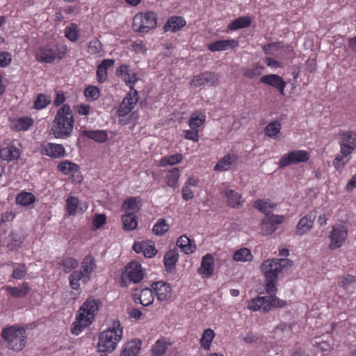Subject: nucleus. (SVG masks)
I'll return each mask as SVG.
<instances>
[{
	"instance_id": "obj_1",
	"label": "nucleus",
	"mask_w": 356,
	"mask_h": 356,
	"mask_svg": "<svg viewBox=\"0 0 356 356\" xmlns=\"http://www.w3.org/2000/svg\"><path fill=\"white\" fill-rule=\"evenodd\" d=\"M73 112L68 104H64L58 110L53 120L51 131L56 138H67L74 126Z\"/></svg>"
},
{
	"instance_id": "obj_2",
	"label": "nucleus",
	"mask_w": 356,
	"mask_h": 356,
	"mask_svg": "<svg viewBox=\"0 0 356 356\" xmlns=\"http://www.w3.org/2000/svg\"><path fill=\"white\" fill-rule=\"evenodd\" d=\"M291 261L287 259H266L262 262L260 269L266 277L265 288L268 294L277 292L276 282L278 275L285 268L291 266Z\"/></svg>"
},
{
	"instance_id": "obj_3",
	"label": "nucleus",
	"mask_w": 356,
	"mask_h": 356,
	"mask_svg": "<svg viewBox=\"0 0 356 356\" xmlns=\"http://www.w3.org/2000/svg\"><path fill=\"white\" fill-rule=\"evenodd\" d=\"M101 302L92 297H89L83 303L76 314V320L72 324V333L79 335L83 330L91 325L95 314L99 310Z\"/></svg>"
},
{
	"instance_id": "obj_4",
	"label": "nucleus",
	"mask_w": 356,
	"mask_h": 356,
	"mask_svg": "<svg viewBox=\"0 0 356 356\" xmlns=\"http://www.w3.org/2000/svg\"><path fill=\"white\" fill-rule=\"evenodd\" d=\"M122 334L123 328L119 321H114L111 327L100 334L97 350L102 356L107 355L116 348Z\"/></svg>"
},
{
	"instance_id": "obj_5",
	"label": "nucleus",
	"mask_w": 356,
	"mask_h": 356,
	"mask_svg": "<svg viewBox=\"0 0 356 356\" xmlns=\"http://www.w3.org/2000/svg\"><path fill=\"white\" fill-rule=\"evenodd\" d=\"M67 46L58 47L51 43L42 44L35 51V58L40 63H53L56 59L61 60L67 55Z\"/></svg>"
},
{
	"instance_id": "obj_6",
	"label": "nucleus",
	"mask_w": 356,
	"mask_h": 356,
	"mask_svg": "<svg viewBox=\"0 0 356 356\" xmlns=\"http://www.w3.org/2000/svg\"><path fill=\"white\" fill-rule=\"evenodd\" d=\"M96 268L95 258L91 254L86 255L81 262V269L74 270L69 276L70 286L74 290L80 289V281L87 283L91 277L92 273Z\"/></svg>"
},
{
	"instance_id": "obj_7",
	"label": "nucleus",
	"mask_w": 356,
	"mask_h": 356,
	"mask_svg": "<svg viewBox=\"0 0 356 356\" xmlns=\"http://www.w3.org/2000/svg\"><path fill=\"white\" fill-rule=\"evenodd\" d=\"M1 337L9 349L17 352L22 350L26 344V332L21 327L13 325L3 328Z\"/></svg>"
},
{
	"instance_id": "obj_8",
	"label": "nucleus",
	"mask_w": 356,
	"mask_h": 356,
	"mask_svg": "<svg viewBox=\"0 0 356 356\" xmlns=\"http://www.w3.org/2000/svg\"><path fill=\"white\" fill-rule=\"evenodd\" d=\"M286 305V302L275 296V293H270L266 296H257L250 300L248 304V309L251 311L268 312L272 307L282 308Z\"/></svg>"
},
{
	"instance_id": "obj_9",
	"label": "nucleus",
	"mask_w": 356,
	"mask_h": 356,
	"mask_svg": "<svg viewBox=\"0 0 356 356\" xmlns=\"http://www.w3.org/2000/svg\"><path fill=\"white\" fill-rule=\"evenodd\" d=\"M158 16L154 11L140 12L133 19L132 29L135 32L147 33L157 25Z\"/></svg>"
},
{
	"instance_id": "obj_10",
	"label": "nucleus",
	"mask_w": 356,
	"mask_h": 356,
	"mask_svg": "<svg viewBox=\"0 0 356 356\" xmlns=\"http://www.w3.org/2000/svg\"><path fill=\"white\" fill-rule=\"evenodd\" d=\"M328 238L330 241L329 248L331 250L342 247L348 238V228L341 224H335L332 227Z\"/></svg>"
},
{
	"instance_id": "obj_11",
	"label": "nucleus",
	"mask_w": 356,
	"mask_h": 356,
	"mask_svg": "<svg viewBox=\"0 0 356 356\" xmlns=\"http://www.w3.org/2000/svg\"><path fill=\"white\" fill-rule=\"evenodd\" d=\"M309 158V153L306 150H293L284 154L279 161L278 165L280 168H284L292 164L307 162Z\"/></svg>"
},
{
	"instance_id": "obj_12",
	"label": "nucleus",
	"mask_w": 356,
	"mask_h": 356,
	"mask_svg": "<svg viewBox=\"0 0 356 356\" xmlns=\"http://www.w3.org/2000/svg\"><path fill=\"white\" fill-rule=\"evenodd\" d=\"M284 219V217L282 215L265 216L259 225L261 232L263 235L271 234L277 229V226L282 223Z\"/></svg>"
},
{
	"instance_id": "obj_13",
	"label": "nucleus",
	"mask_w": 356,
	"mask_h": 356,
	"mask_svg": "<svg viewBox=\"0 0 356 356\" xmlns=\"http://www.w3.org/2000/svg\"><path fill=\"white\" fill-rule=\"evenodd\" d=\"M139 99L137 90L129 91L121 102L117 111L118 117H125L135 107Z\"/></svg>"
},
{
	"instance_id": "obj_14",
	"label": "nucleus",
	"mask_w": 356,
	"mask_h": 356,
	"mask_svg": "<svg viewBox=\"0 0 356 356\" xmlns=\"http://www.w3.org/2000/svg\"><path fill=\"white\" fill-rule=\"evenodd\" d=\"M340 153H353L356 149V133L353 131H343L339 133Z\"/></svg>"
},
{
	"instance_id": "obj_15",
	"label": "nucleus",
	"mask_w": 356,
	"mask_h": 356,
	"mask_svg": "<svg viewBox=\"0 0 356 356\" xmlns=\"http://www.w3.org/2000/svg\"><path fill=\"white\" fill-rule=\"evenodd\" d=\"M116 76L121 78L125 84L129 88V91L136 90L135 84L138 81L139 78L136 73L130 70L129 65L127 64L120 65L115 72Z\"/></svg>"
},
{
	"instance_id": "obj_16",
	"label": "nucleus",
	"mask_w": 356,
	"mask_h": 356,
	"mask_svg": "<svg viewBox=\"0 0 356 356\" xmlns=\"http://www.w3.org/2000/svg\"><path fill=\"white\" fill-rule=\"evenodd\" d=\"M219 83V79L214 72L205 71L193 77L190 82L192 87H200L209 84L211 86H216Z\"/></svg>"
},
{
	"instance_id": "obj_17",
	"label": "nucleus",
	"mask_w": 356,
	"mask_h": 356,
	"mask_svg": "<svg viewBox=\"0 0 356 356\" xmlns=\"http://www.w3.org/2000/svg\"><path fill=\"white\" fill-rule=\"evenodd\" d=\"M239 156L236 153L230 152L222 157L213 168L215 171H228L237 167Z\"/></svg>"
},
{
	"instance_id": "obj_18",
	"label": "nucleus",
	"mask_w": 356,
	"mask_h": 356,
	"mask_svg": "<svg viewBox=\"0 0 356 356\" xmlns=\"http://www.w3.org/2000/svg\"><path fill=\"white\" fill-rule=\"evenodd\" d=\"M132 298L136 304L145 307L151 305L154 300L152 288H136L132 294Z\"/></svg>"
},
{
	"instance_id": "obj_19",
	"label": "nucleus",
	"mask_w": 356,
	"mask_h": 356,
	"mask_svg": "<svg viewBox=\"0 0 356 356\" xmlns=\"http://www.w3.org/2000/svg\"><path fill=\"white\" fill-rule=\"evenodd\" d=\"M151 287L157 300L160 302L167 301L171 298L172 289L169 284L159 281L152 283Z\"/></svg>"
},
{
	"instance_id": "obj_20",
	"label": "nucleus",
	"mask_w": 356,
	"mask_h": 356,
	"mask_svg": "<svg viewBox=\"0 0 356 356\" xmlns=\"http://www.w3.org/2000/svg\"><path fill=\"white\" fill-rule=\"evenodd\" d=\"M40 152L42 154L49 156L51 159H60L66 154L65 149L63 145L53 143L42 144Z\"/></svg>"
},
{
	"instance_id": "obj_21",
	"label": "nucleus",
	"mask_w": 356,
	"mask_h": 356,
	"mask_svg": "<svg viewBox=\"0 0 356 356\" xmlns=\"http://www.w3.org/2000/svg\"><path fill=\"white\" fill-rule=\"evenodd\" d=\"M133 250L136 253H143L146 258H152L157 253V250L152 241L135 242L133 245Z\"/></svg>"
},
{
	"instance_id": "obj_22",
	"label": "nucleus",
	"mask_w": 356,
	"mask_h": 356,
	"mask_svg": "<svg viewBox=\"0 0 356 356\" xmlns=\"http://www.w3.org/2000/svg\"><path fill=\"white\" fill-rule=\"evenodd\" d=\"M316 217V214L314 211H312L302 217L296 226V234L300 236L307 234L312 229Z\"/></svg>"
},
{
	"instance_id": "obj_23",
	"label": "nucleus",
	"mask_w": 356,
	"mask_h": 356,
	"mask_svg": "<svg viewBox=\"0 0 356 356\" xmlns=\"http://www.w3.org/2000/svg\"><path fill=\"white\" fill-rule=\"evenodd\" d=\"M3 289L13 298H24L31 291L29 284L26 282H22L19 286L6 285Z\"/></svg>"
},
{
	"instance_id": "obj_24",
	"label": "nucleus",
	"mask_w": 356,
	"mask_h": 356,
	"mask_svg": "<svg viewBox=\"0 0 356 356\" xmlns=\"http://www.w3.org/2000/svg\"><path fill=\"white\" fill-rule=\"evenodd\" d=\"M126 270L128 273L129 279L134 283L140 282L144 277V270L141 265L138 262L133 261L129 263Z\"/></svg>"
},
{
	"instance_id": "obj_25",
	"label": "nucleus",
	"mask_w": 356,
	"mask_h": 356,
	"mask_svg": "<svg viewBox=\"0 0 356 356\" xmlns=\"http://www.w3.org/2000/svg\"><path fill=\"white\" fill-rule=\"evenodd\" d=\"M238 44V42L235 40H220L208 44L207 49L211 52L221 51L233 49Z\"/></svg>"
},
{
	"instance_id": "obj_26",
	"label": "nucleus",
	"mask_w": 356,
	"mask_h": 356,
	"mask_svg": "<svg viewBox=\"0 0 356 356\" xmlns=\"http://www.w3.org/2000/svg\"><path fill=\"white\" fill-rule=\"evenodd\" d=\"M213 266L214 258L211 254L208 253L202 257L198 272L207 277H211L213 273Z\"/></svg>"
},
{
	"instance_id": "obj_27",
	"label": "nucleus",
	"mask_w": 356,
	"mask_h": 356,
	"mask_svg": "<svg viewBox=\"0 0 356 356\" xmlns=\"http://www.w3.org/2000/svg\"><path fill=\"white\" fill-rule=\"evenodd\" d=\"M115 63L113 59H104L97 67L96 75L97 80L99 83H104L108 78L107 70L109 67H112Z\"/></svg>"
},
{
	"instance_id": "obj_28",
	"label": "nucleus",
	"mask_w": 356,
	"mask_h": 356,
	"mask_svg": "<svg viewBox=\"0 0 356 356\" xmlns=\"http://www.w3.org/2000/svg\"><path fill=\"white\" fill-rule=\"evenodd\" d=\"M33 123L34 120L31 117L22 116L13 119L11 127L17 131H26L33 125Z\"/></svg>"
},
{
	"instance_id": "obj_29",
	"label": "nucleus",
	"mask_w": 356,
	"mask_h": 356,
	"mask_svg": "<svg viewBox=\"0 0 356 356\" xmlns=\"http://www.w3.org/2000/svg\"><path fill=\"white\" fill-rule=\"evenodd\" d=\"M21 154L20 149L13 145L0 149V157L2 160L13 161L17 160Z\"/></svg>"
},
{
	"instance_id": "obj_30",
	"label": "nucleus",
	"mask_w": 356,
	"mask_h": 356,
	"mask_svg": "<svg viewBox=\"0 0 356 356\" xmlns=\"http://www.w3.org/2000/svg\"><path fill=\"white\" fill-rule=\"evenodd\" d=\"M206 118V114L203 111H196L191 115L188 126L192 129L199 130L201 127L204 126Z\"/></svg>"
},
{
	"instance_id": "obj_31",
	"label": "nucleus",
	"mask_w": 356,
	"mask_h": 356,
	"mask_svg": "<svg viewBox=\"0 0 356 356\" xmlns=\"http://www.w3.org/2000/svg\"><path fill=\"white\" fill-rule=\"evenodd\" d=\"M176 244L186 254H191L196 250V245L194 241L186 235L179 236Z\"/></svg>"
},
{
	"instance_id": "obj_32",
	"label": "nucleus",
	"mask_w": 356,
	"mask_h": 356,
	"mask_svg": "<svg viewBox=\"0 0 356 356\" xmlns=\"http://www.w3.org/2000/svg\"><path fill=\"white\" fill-rule=\"evenodd\" d=\"M81 135L97 143H104L108 139L107 133L104 130L92 131L83 129L81 131Z\"/></svg>"
},
{
	"instance_id": "obj_33",
	"label": "nucleus",
	"mask_w": 356,
	"mask_h": 356,
	"mask_svg": "<svg viewBox=\"0 0 356 356\" xmlns=\"http://www.w3.org/2000/svg\"><path fill=\"white\" fill-rule=\"evenodd\" d=\"M186 21L184 17L180 16L170 17L164 26L165 31L175 32L186 25Z\"/></svg>"
},
{
	"instance_id": "obj_34",
	"label": "nucleus",
	"mask_w": 356,
	"mask_h": 356,
	"mask_svg": "<svg viewBox=\"0 0 356 356\" xmlns=\"http://www.w3.org/2000/svg\"><path fill=\"white\" fill-rule=\"evenodd\" d=\"M170 345L168 339L166 338H161L156 341V342L152 346L151 353L152 356H163L168 346Z\"/></svg>"
},
{
	"instance_id": "obj_35",
	"label": "nucleus",
	"mask_w": 356,
	"mask_h": 356,
	"mask_svg": "<svg viewBox=\"0 0 356 356\" xmlns=\"http://www.w3.org/2000/svg\"><path fill=\"white\" fill-rule=\"evenodd\" d=\"M224 193L227 198V204L229 207L236 208L243 204L244 200L242 199V196L240 193L232 189H227L225 191Z\"/></svg>"
},
{
	"instance_id": "obj_36",
	"label": "nucleus",
	"mask_w": 356,
	"mask_h": 356,
	"mask_svg": "<svg viewBox=\"0 0 356 356\" xmlns=\"http://www.w3.org/2000/svg\"><path fill=\"white\" fill-rule=\"evenodd\" d=\"M58 170L65 175L74 177L79 172V167L74 163L65 161L58 165Z\"/></svg>"
},
{
	"instance_id": "obj_37",
	"label": "nucleus",
	"mask_w": 356,
	"mask_h": 356,
	"mask_svg": "<svg viewBox=\"0 0 356 356\" xmlns=\"http://www.w3.org/2000/svg\"><path fill=\"white\" fill-rule=\"evenodd\" d=\"M179 259L178 251L176 248L169 250L164 255V265L168 271L175 268Z\"/></svg>"
},
{
	"instance_id": "obj_38",
	"label": "nucleus",
	"mask_w": 356,
	"mask_h": 356,
	"mask_svg": "<svg viewBox=\"0 0 356 356\" xmlns=\"http://www.w3.org/2000/svg\"><path fill=\"white\" fill-rule=\"evenodd\" d=\"M232 258L236 262H247L251 261L253 256L250 249L242 248L234 252Z\"/></svg>"
},
{
	"instance_id": "obj_39",
	"label": "nucleus",
	"mask_w": 356,
	"mask_h": 356,
	"mask_svg": "<svg viewBox=\"0 0 356 356\" xmlns=\"http://www.w3.org/2000/svg\"><path fill=\"white\" fill-rule=\"evenodd\" d=\"M253 207L265 214V216H269L270 214V209H274L276 207L275 204L271 203L270 200H257L254 204Z\"/></svg>"
},
{
	"instance_id": "obj_40",
	"label": "nucleus",
	"mask_w": 356,
	"mask_h": 356,
	"mask_svg": "<svg viewBox=\"0 0 356 356\" xmlns=\"http://www.w3.org/2000/svg\"><path fill=\"white\" fill-rule=\"evenodd\" d=\"M180 172L178 168H173L168 170L165 177L167 186L173 188L177 187Z\"/></svg>"
},
{
	"instance_id": "obj_41",
	"label": "nucleus",
	"mask_w": 356,
	"mask_h": 356,
	"mask_svg": "<svg viewBox=\"0 0 356 356\" xmlns=\"http://www.w3.org/2000/svg\"><path fill=\"white\" fill-rule=\"evenodd\" d=\"M215 335L213 330L210 328L204 330L200 340L201 347L206 350H210Z\"/></svg>"
},
{
	"instance_id": "obj_42",
	"label": "nucleus",
	"mask_w": 356,
	"mask_h": 356,
	"mask_svg": "<svg viewBox=\"0 0 356 356\" xmlns=\"http://www.w3.org/2000/svg\"><path fill=\"white\" fill-rule=\"evenodd\" d=\"M282 124L279 121L274 120L270 122L264 129V134L269 138L276 139L280 133Z\"/></svg>"
},
{
	"instance_id": "obj_43",
	"label": "nucleus",
	"mask_w": 356,
	"mask_h": 356,
	"mask_svg": "<svg viewBox=\"0 0 356 356\" xmlns=\"http://www.w3.org/2000/svg\"><path fill=\"white\" fill-rule=\"evenodd\" d=\"M184 156L180 153H176L168 156L163 157L159 162L158 165L165 167L167 165H175L181 162Z\"/></svg>"
},
{
	"instance_id": "obj_44",
	"label": "nucleus",
	"mask_w": 356,
	"mask_h": 356,
	"mask_svg": "<svg viewBox=\"0 0 356 356\" xmlns=\"http://www.w3.org/2000/svg\"><path fill=\"white\" fill-rule=\"evenodd\" d=\"M35 196L31 192L22 191L16 197V202L22 206H29L35 202Z\"/></svg>"
},
{
	"instance_id": "obj_45",
	"label": "nucleus",
	"mask_w": 356,
	"mask_h": 356,
	"mask_svg": "<svg viewBox=\"0 0 356 356\" xmlns=\"http://www.w3.org/2000/svg\"><path fill=\"white\" fill-rule=\"evenodd\" d=\"M350 152L340 153L334 159L332 163L337 171H341L350 159Z\"/></svg>"
},
{
	"instance_id": "obj_46",
	"label": "nucleus",
	"mask_w": 356,
	"mask_h": 356,
	"mask_svg": "<svg viewBox=\"0 0 356 356\" xmlns=\"http://www.w3.org/2000/svg\"><path fill=\"white\" fill-rule=\"evenodd\" d=\"M122 221L123 228L125 230H134L137 227L138 221L136 216L134 213H126L122 215Z\"/></svg>"
},
{
	"instance_id": "obj_47",
	"label": "nucleus",
	"mask_w": 356,
	"mask_h": 356,
	"mask_svg": "<svg viewBox=\"0 0 356 356\" xmlns=\"http://www.w3.org/2000/svg\"><path fill=\"white\" fill-rule=\"evenodd\" d=\"M251 24V19L249 17H240L232 22L227 26L228 29L234 31L240 29L247 28Z\"/></svg>"
},
{
	"instance_id": "obj_48",
	"label": "nucleus",
	"mask_w": 356,
	"mask_h": 356,
	"mask_svg": "<svg viewBox=\"0 0 356 356\" xmlns=\"http://www.w3.org/2000/svg\"><path fill=\"white\" fill-rule=\"evenodd\" d=\"M283 81L284 79L280 76L274 74L264 75L260 78L261 83H266L275 88Z\"/></svg>"
},
{
	"instance_id": "obj_49",
	"label": "nucleus",
	"mask_w": 356,
	"mask_h": 356,
	"mask_svg": "<svg viewBox=\"0 0 356 356\" xmlns=\"http://www.w3.org/2000/svg\"><path fill=\"white\" fill-rule=\"evenodd\" d=\"M79 200L74 196H69L65 204L66 213L68 216H75L78 209Z\"/></svg>"
},
{
	"instance_id": "obj_50",
	"label": "nucleus",
	"mask_w": 356,
	"mask_h": 356,
	"mask_svg": "<svg viewBox=\"0 0 356 356\" xmlns=\"http://www.w3.org/2000/svg\"><path fill=\"white\" fill-rule=\"evenodd\" d=\"M64 33L66 38L73 42H76L79 38V28L75 23L65 27Z\"/></svg>"
},
{
	"instance_id": "obj_51",
	"label": "nucleus",
	"mask_w": 356,
	"mask_h": 356,
	"mask_svg": "<svg viewBox=\"0 0 356 356\" xmlns=\"http://www.w3.org/2000/svg\"><path fill=\"white\" fill-rule=\"evenodd\" d=\"M170 229V225L164 218H159L153 226L152 233L156 236H162Z\"/></svg>"
},
{
	"instance_id": "obj_52",
	"label": "nucleus",
	"mask_w": 356,
	"mask_h": 356,
	"mask_svg": "<svg viewBox=\"0 0 356 356\" xmlns=\"http://www.w3.org/2000/svg\"><path fill=\"white\" fill-rule=\"evenodd\" d=\"M65 273H69L78 266V261L71 257H63L58 263Z\"/></svg>"
},
{
	"instance_id": "obj_53",
	"label": "nucleus",
	"mask_w": 356,
	"mask_h": 356,
	"mask_svg": "<svg viewBox=\"0 0 356 356\" xmlns=\"http://www.w3.org/2000/svg\"><path fill=\"white\" fill-rule=\"evenodd\" d=\"M138 197H127L123 202L121 207V210L122 211H128L130 210L136 211L139 210V207L138 206Z\"/></svg>"
},
{
	"instance_id": "obj_54",
	"label": "nucleus",
	"mask_w": 356,
	"mask_h": 356,
	"mask_svg": "<svg viewBox=\"0 0 356 356\" xmlns=\"http://www.w3.org/2000/svg\"><path fill=\"white\" fill-rule=\"evenodd\" d=\"M103 44L98 39L90 41L87 45V52L92 55L97 54L104 50Z\"/></svg>"
},
{
	"instance_id": "obj_55",
	"label": "nucleus",
	"mask_w": 356,
	"mask_h": 356,
	"mask_svg": "<svg viewBox=\"0 0 356 356\" xmlns=\"http://www.w3.org/2000/svg\"><path fill=\"white\" fill-rule=\"evenodd\" d=\"M51 97L43 93L38 95L37 98L34 102V108L37 110H41L45 108L51 103Z\"/></svg>"
},
{
	"instance_id": "obj_56",
	"label": "nucleus",
	"mask_w": 356,
	"mask_h": 356,
	"mask_svg": "<svg viewBox=\"0 0 356 356\" xmlns=\"http://www.w3.org/2000/svg\"><path fill=\"white\" fill-rule=\"evenodd\" d=\"M84 95L87 99L90 101H95L99 98L100 90L96 86H89L86 88Z\"/></svg>"
},
{
	"instance_id": "obj_57",
	"label": "nucleus",
	"mask_w": 356,
	"mask_h": 356,
	"mask_svg": "<svg viewBox=\"0 0 356 356\" xmlns=\"http://www.w3.org/2000/svg\"><path fill=\"white\" fill-rule=\"evenodd\" d=\"M141 341L135 339L128 342L125 347L131 353V356H136L141 349Z\"/></svg>"
},
{
	"instance_id": "obj_58",
	"label": "nucleus",
	"mask_w": 356,
	"mask_h": 356,
	"mask_svg": "<svg viewBox=\"0 0 356 356\" xmlns=\"http://www.w3.org/2000/svg\"><path fill=\"white\" fill-rule=\"evenodd\" d=\"M282 42H271L263 46L262 50L266 55H271L275 51H277L283 48Z\"/></svg>"
},
{
	"instance_id": "obj_59",
	"label": "nucleus",
	"mask_w": 356,
	"mask_h": 356,
	"mask_svg": "<svg viewBox=\"0 0 356 356\" xmlns=\"http://www.w3.org/2000/svg\"><path fill=\"white\" fill-rule=\"evenodd\" d=\"M27 273V268L25 264H19L17 267L14 268L12 277L15 280H22Z\"/></svg>"
},
{
	"instance_id": "obj_60",
	"label": "nucleus",
	"mask_w": 356,
	"mask_h": 356,
	"mask_svg": "<svg viewBox=\"0 0 356 356\" xmlns=\"http://www.w3.org/2000/svg\"><path fill=\"white\" fill-rule=\"evenodd\" d=\"M262 67L257 65L253 67L248 68L244 70L243 75L249 79H254L261 74Z\"/></svg>"
},
{
	"instance_id": "obj_61",
	"label": "nucleus",
	"mask_w": 356,
	"mask_h": 356,
	"mask_svg": "<svg viewBox=\"0 0 356 356\" xmlns=\"http://www.w3.org/2000/svg\"><path fill=\"white\" fill-rule=\"evenodd\" d=\"M130 49L136 54H143L147 51V47L142 40H138L131 43Z\"/></svg>"
},
{
	"instance_id": "obj_62",
	"label": "nucleus",
	"mask_w": 356,
	"mask_h": 356,
	"mask_svg": "<svg viewBox=\"0 0 356 356\" xmlns=\"http://www.w3.org/2000/svg\"><path fill=\"white\" fill-rule=\"evenodd\" d=\"M199 132L200 130H195L192 129L184 130L183 131L185 139L192 140L195 143H197L200 140Z\"/></svg>"
},
{
	"instance_id": "obj_63",
	"label": "nucleus",
	"mask_w": 356,
	"mask_h": 356,
	"mask_svg": "<svg viewBox=\"0 0 356 356\" xmlns=\"http://www.w3.org/2000/svg\"><path fill=\"white\" fill-rule=\"evenodd\" d=\"M12 54L8 51H0V67H6L12 62Z\"/></svg>"
},
{
	"instance_id": "obj_64",
	"label": "nucleus",
	"mask_w": 356,
	"mask_h": 356,
	"mask_svg": "<svg viewBox=\"0 0 356 356\" xmlns=\"http://www.w3.org/2000/svg\"><path fill=\"white\" fill-rule=\"evenodd\" d=\"M74 109L79 115H88L90 111V106L88 104H79L74 106Z\"/></svg>"
}]
</instances>
